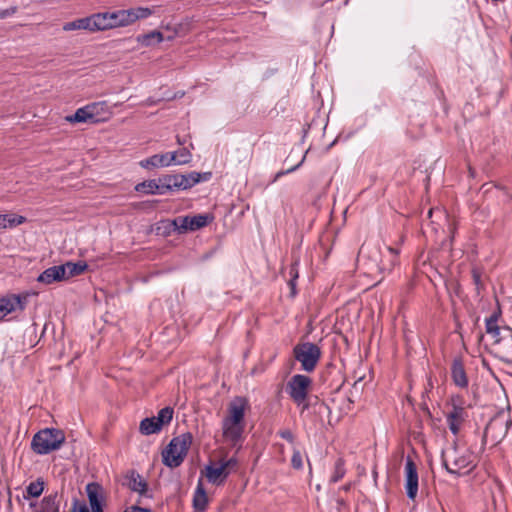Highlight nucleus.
Here are the masks:
<instances>
[{
    "instance_id": "obj_1",
    "label": "nucleus",
    "mask_w": 512,
    "mask_h": 512,
    "mask_svg": "<svg viewBox=\"0 0 512 512\" xmlns=\"http://www.w3.org/2000/svg\"><path fill=\"white\" fill-rule=\"evenodd\" d=\"M96 21L100 31L116 27L128 26L136 20L148 18L152 10L146 7H137L127 10L95 13Z\"/></svg>"
},
{
    "instance_id": "obj_2",
    "label": "nucleus",
    "mask_w": 512,
    "mask_h": 512,
    "mask_svg": "<svg viewBox=\"0 0 512 512\" xmlns=\"http://www.w3.org/2000/svg\"><path fill=\"white\" fill-rule=\"evenodd\" d=\"M442 465L448 473L460 476L469 473L473 464V453L469 450L460 451L456 446L442 452Z\"/></svg>"
},
{
    "instance_id": "obj_3",
    "label": "nucleus",
    "mask_w": 512,
    "mask_h": 512,
    "mask_svg": "<svg viewBox=\"0 0 512 512\" xmlns=\"http://www.w3.org/2000/svg\"><path fill=\"white\" fill-rule=\"evenodd\" d=\"M65 441V434L57 428H44L32 438L31 449L38 455H47L60 449Z\"/></svg>"
},
{
    "instance_id": "obj_4",
    "label": "nucleus",
    "mask_w": 512,
    "mask_h": 512,
    "mask_svg": "<svg viewBox=\"0 0 512 512\" xmlns=\"http://www.w3.org/2000/svg\"><path fill=\"white\" fill-rule=\"evenodd\" d=\"M193 436L190 432L174 437L162 452L163 463L170 468H176L184 461L192 444Z\"/></svg>"
},
{
    "instance_id": "obj_5",
    "label": "nucleus",
    "mask_w": 512,
    "mask_h": 512,
    "mask_svg": "<svg viewBox=\"0 0 512 512\" xmlns=\"http://www.w3.org/2000/svg\"><path fill=\"white\" fill-rule=\"evenodd\" d=\"M293 354L295 359L301 363L302 370L312 372L320 360L321 350L314 343L303 342L293 348Z\"/></svg>"
},
{
    "instance_id": "obj_6",
    "label": "nucleus",
    "mask_w": 512,
    "mask_h": 512,
    "mask_svg": "<svg viewBox=\"0 0 512 512\" xmlns=\"http://www.w3.org/2000/svg\"><path fill=\"white\" fill-rule=\"evenodd\" d=\"M311 384L312 380L310 377L303 374H295L286 384V393L297 406H301L308 398Z\"/></svg>"
},
{
    "instance_id": "obj_7",
    "label": "nucleus",
    "mask_w": 512,
    "mask_h": 512,
    "mask_svg": "<svg viewBox=\"0 0 512 512\" xmlns=\"http://www.w3.org/2000/svg\"><path fill=\"white\" fill-rule=\"evenodd\" d=\"M213 218L208 214H197L194 216H178L170 221V226L179 233L196 231L208 225Z\"/></svg>"
},
{
    "instance_id": "obj_8",
    "label": "nucleus",
    "mask_w": 512,
    "mask_h": 512,
    "mask_svg": "<svg viewBox=\"0 0 512 512\" xmlns=\"http://www.w3.org/2000/svg\"><path fill=\"white\" fill-rule=\"evenodd\" d=\"M103 103H91L78 108L73 115H68L65 120L70 123H98L100 122L99 109Z\"/></svg>"
},
{
    "instance_id": "obj_9",
    "label": "nucleus",
    "mask_w": 512,
    "mask_h": 512,
    "mask_svg": "<svg viewBox=\"0 0 512 512\" xmlns=\"http://www.w3.org/2000/svg\"><path fill=\"white\" fill-rule=\"evenodd\" d=\"M122 484L129 488L131 491L138 493L141 497H152L147 482L135 470H129L124 475Z\"/></svg>"
},
{
    "instance_id": "obj_10",
    "label": "nucleus",
    "mask_w": 512,
    "mask_h": 512,
    "mask_svg": "<svg viewBox=\"0 0 512 512\" xmlns=\"http://www.w3.org/2000/svg\"><path fill=\"white\" fill-rule=\"evenodd\" d=\"M244 428V423H234L228 420L222 421L223 437L232 446H236L242 442Z\"/></svg>"
},
{
    "instance_id": "obj_11",
    "label": "nucleus",
    "mask_w": 512,
    "mask_h": 512,
    "mask_svg": "<svg viewBox=\"0 0 512 512\" xmlns=\"http://www.w3.org/2000/svg\"><path fill=\"white\" fill-rule=\"evenodd\" d=\"M406 493L409 499L414 500L418 492V472L415 463L408 458L405 465Z\"/></svg>"
},
{
    "instance_id": "obj_12",
    "label": "nucleus",
    "mask_w": 512,
    "mask_h": 512,
    "mask_svg": "<svg viewBox=\"0 0 512 512\" xmlns=\"http://www.w3.org/2000/svg\"><path fill=\"white\" fill-rule=\"evenodd\" d=\"M247 407V401L243 397H236L229 404L228 416L223 420L232 421L234 423H244L245 410Z\"/></svg>"
},
{
    "instance_id": "obj_13",
    "label": "nucleus",
    "mask_w": 512,
    "mask_h": 512,
    "mask_svg": "<svg viewBox=\"0 0 512 512\" xmlns=\"http://www.w3.org/2000/svg\"><path fill=\"white\" fill-rule=\"evenodd\" d=\"M211 176V172L199 173L195 171L188 174H178L179 190H187L200 182H206L210 180Z\"/></svg>"
},
{
    "instance_id": "obj_14",
    "label": "nucleus",
    "mask_w": 512,
    "mask_h": 512,
    "mask_svg": "<svg viewBox=\"0 0 512 512\" xmlns=\"http://www.w3.org/2000/svg\"><path fill=\"white\" fill-rule=\"evenodd\" d=\"M102 487L98 483L92 482L86 485V493L92 512H103V494Z\"/></svg>"
},
{
    "instance_id": "obj_15",
    "label": "nucleus",
    "mask_w": 512,
    "mask_h": 512,
    "mask_svg": "<svg viewBox=\"0 0 512 512\" xmlns=\"http://www.w3.org/2000/svg\"><path fill=\"white\" fill-rule=\"evenodd\" d=\"M60 497L57 493L45 496L41 503L37 505L34 502L30 503L33 512H60Z\"/></svg>"
},
{
    "instance_id": "obj_16",
    "label": "nucleus",
    "mask_w": 512,
    "mask_h": 512,
    "mask_svg": "<svg viewBox=\"0 0 512 512\" xmlns=\"http://www.w3.org/2000/svg\"><path fill=\"white\" fill-rule=\"evenodd\" d=\"M512 424V421L510 419H507V420H504L502 417L500 416H497L495 418H493L486 426L485 428V431H484V435H483V442L486 441V438L488 436L489 433L495 431V430H500L502 433L501 435H498V436H493L495 440H497V438L502 439L508 432V429L510 427V425Z\"/></svg>"
},
{
    "instance_id": "obj_17",
    "label": "nucleus",
    "mask_w": 512,
    "mask_h": 512,
    "mask_svg": "<svg viewBox=\"0 0 512 512\" xmlns=\"http://www.w3.org/2000/svg\"><path fill=\"white\" fill-rule=\"evenodd\" d=\"M466 412L463 407L453 405L452 410L447 414V424L450 431L457 435L460 431L461 424L464 422Z\"/></svg>"
},
{
    "instance_id": "obj_18",
    "label": "nucleus",
    "mask_w": 512,
    "mask_h": 512,
    "mask_svg": "<svg viewBox=\"0 0 512 512\" xmlns=\"http://www.w3.org/2000/svg\"><path fill=\"white\" fill-rule=\"evenodd\" d=\"M451 376L454 384L460 388L468 386V378L460 358H455L452 362Z\"/></svg>"
},
{
    "instance_id": "obj_19",
    "label": "nucleus",
    "mask_w": 512,
    "mask_h": 512,
    "mask_svg": "<svg viewBox=\"0 0 512 512\" xmlns=\"http://www.w3.org/2000/svg\"><path fill=\"white\" fill-rule=\"evenodd\" d=\"M172 162L173 156H170V153L155 154L147 159L142 160L140 162V166L146 169L156 167H167L171 165Z\"/></svg>"
},
{
    "instance_id": "obj_20",
    "label": "nucleus",
    "mask_w": 512,
    "mask_h": 512,
    "mask_svg": "<svg viewBox=\"0 0 512 512\" xmlns=\"http://www.w3.org/2000/svg\"><path fill=\"white\" fill-rule=\"evenodd\" d=\"M158 181H159V178L143 181L141 183H138L135 186V190L140 193L151 194V195L166 194L162 183H160Z\"/></svg>"
},
{
    "instance_id": "obj_21",
    "label": "nucleus",
    "mask_w": 512,
    "mask_h": 512,
    "mask_svg": "<svg viewBox=\"0 0 512 512\" xmlns=\"http://www.w3.org/2000/svg\"><path fill=\"white\" fill-rule=\"evenodd\" d=\"M65 280L63 267L61 265L52 266L44 270L37 278L38 282L44 284H51L53 282H59Z\"/></svg>"
},
{
    "instance_id": "obj_22",
    "label": "nucleus",
    "mask_w": 512,
    "mask_h": 512,
    "mask_svg": "<svg viewBox=\"0 0 512 512\" xmlns=\"http://www.w3.org/2000/svg\"><path fill=\"white\" fill-rule=\"evenodd\" d=\"M206 478L212 484H221L228 477L229 471H226L222 463L218 467L212 465L206 466Z\"/></svg>"
},
{
    "instance_id": "obj_23",
    "label": "nucleus",
    "mask_w": 512,
    "mask_h": 512,
    "mask_svg": "<svg viewBox=\"0 0 512 512\" xmlns=\"http://www.w3.org/2000/svg\"><path fill=\"white\" fill-rule=\"evenodd\" d=\"M208 506V498L201 480H199L194 496L193 507L198 512H204Z\"/></svg>"
},
{
    "instance_id": "obj_24",
    "label": "nucleus",
    "mask_w": 512,
    "mask_h": 512,
    "mask_svg": "<svg viewBox=\"0 0 512 512\" xmlns=\"http://www.w3.org/2000/svg\"><path fill=\"white\" fill-rule=\"evenodd\" d=\"M61 267H63L64 278L66 280L81 275L87 269L88 265L84 261H78L76 263L66 262L62 264Z\"/></svg>"
},
{
    "instance_id": "obj_25",
    "label": "nucleus",
    "mask_w": 512,
    "mask_h": 512,
    "mask_svg": "<svg viewBox=\"0 0 512 512\" xmlns=\"http://www.w3.org/2000/svg\"><path fill=\"white\" fill-rule=\"evenodd\" d=\"M136 40L142 46L149 47L155 43H161L163 41V34L159 31H151L146 34L138 35Z\"/></svg>"
},
{
    "instance_id": "obj_26",
    "label": "nucleus",
    "mask_w": 512,
    "mask_h": 512,
    "mask_svg": "<svg viewBox=\"0 0 512 512\" xmlns=\"http://www.w3.org/2000/svg\"><path fill=\"white\" fill-rule=\"evenodd\" d=\"M162 426L157 423L155 417L145 418L140 422L139 430L143 435H151L160 432Z\"/></svg>"
},
{
    "instance_id": "obj_27",
    "label": "nucleus",
    "mask_w": 512,
    "mask_h": 512,
    "mask_svg": "<svg viewBox=\"0 0 512 512\" xmlns=\"http://www.w3.org/2000/svg\"><path fill=\"white\" fill-rule=\"evenodd\" d=\"M498 316L496 313L492 314L489 318L486 319L485 327L486 332L490 334L493 338H495V342L499 343L501 341L500 338V327L497 324Z\"/></svg>"
},
{
    "instance_id": "obj_28",
    "label": "nucleus",
    "mask_w": 512,
    "mask_h": 512,
    "mask_svg": "<svg viewBox=\"0 0 512 512\" xmlns=\"http://www.w3.org/2000/svg\"><path fill=\"white\" fill-rule=\"evenodd\" d=\"M44 490V481L38 478L36 481L30 482L26 487L23 497L25 499L39 497Z\"/></svg>"
},
{
    "instance_id": "obj_29",
    "label": "nucleus",
    "mask_w": 512,
    "mask_h": 512,
    "mask_svg": "<svg viewBox=\"0 0 512 512\" xmlns=\"http://www.w3.org/2000/svg\"><path fill=\"white\" fill-rule=\"evenodd\" d=\"M26 221L23 216H12L9 214H0V230L16 227Z\"/></svg>"
},
{
    "instance_id": "obj_30",
    "label": "nucleus",
    "mask_w": 512,
    "mask_h": 512,
    "mask_svg": "<svg viewBox=\"0 0 512 512\" xmlns=\"http://www.w3.org/2000/svg\"><path fill=\"white\" fill-rule=\"evenodd\" d=\"M162 183L165 193L179 190L178 174H167L159 177V181Z\"/></svg>"
},
{
    "instance_id": "obj_31",
    "label": "nucleus",
    "mask_w": 512,
    "mask_h": 512,
    "mask_svg": "<svg viewBox=\"0 0 512 512\" xmlns=\"http://www.w3.org/2000/svg\"><path fill=\"white\" fill-rule=\"evenodd\" d=\"M32 294L29 292L23 293V294H13L9 298V301L11 304H13L14 311L20 310L23 311L27 304L28 299Z\"/></svg>"
},
{
    "instance_id": "obj_32",
    "label": "nucleus",
    "mask_w": 512,
    "mask_h": 512,
    "mask_svg": "<svg viewBox=\"0 0 512 512\" xmlns=\"http://www.w3.org/2000/svg\"><path fill=\"white\" fill-rule=\"evenodd\" d=\"M96 14H93L88 17L79 18V29L80 30H87L90 32L100 31L98 27V23L96 21Z\"/></svg>"
},
{
    "instance_id": "obj_33",
    "label": "nucleus",
    "mask_w": 512,
    "mask_h": 512,
    "mask_svg": "<svg viewBox=\"0 0 512 512\" xmlns=\"http://www.w3.org/2000/svg\"><path fill=\"white\" fill-rule=\"evenodd\" d=\"M170 156H173V162L172 164H186L191 161L192 154L187 148H181L178 151L171 152Z\"/></svg>"
},
{
    "instance_id": "obj_34",
    "label": "nucleus",
    "mask_w": 512,
    "mask_h": 512,
    "mask_svg": "<svg viewBox=\"0 0 512 512\" xmlns=\"http://www.w3.org/2000/svg\"><path fill=\"white\" fill-rule=\"evenodd\" d=\"M346 473L345 462L342 458H338L334 463V470L330 477V483H337L340 481Z\"/></svg>"
},
{
    "instance_id": "obj_35",
    "label": "nucleus",
    "mask_w": 512,
    "mask_h": 512,
    "mask_svg": "<svg viewBox=\"0 0 512 512\" xmlns=\"http://www.w3.org/2000/svg\"><path fill=\"white\" fill-rule=\"evenodd\" d=\"M173 408L171 407H164L162 408L157 416L155 417L157 420V423L163 427V425L169 424L173 418Z\"/></svg>"
},
{
    "instance_id": "obj_36",
    "label": "nucleus",
    "mask_w": 512,
    "mask_h": 512,
    "mask_svg": "<svg viewBox=\"0 0 512 512\" xmlns=\"http://www.w3.org/2000/svg\"><path fill=\"white\" fill-rule=\"evenodd\" d=\"M298 261L294 262L289 270L290 280L288 281V285L291 288V293L295 295L296 293V280L298 278Z\"/></svg>"
},
{
    "instance_id": "obj_37",
    "label": "nucleus",
    "mask_w": 512,
    "mask_h": 512,
    "mask_svg": "<svg viewBox=\"0 0 512 512\" xmlns=\"http://www.w3.org/2000/svg\"><path fill=\"white\" fill-rule=\"evenodd\" d=\"M12 312H14V307L10 303L9 298L0 299V320Z\"/></svg>"
},
{
    "instance_id": "obj_38",
    "label": "nucleus",
    "mask_w": 512,
    "mask_h": 512,
    "mask_svg": "<svg viewBox=\"0 0 512 512\" xmlns=\"http://www.w3.org/2000/svg\"><path fill=\"white\" fill-rule=\"evenodd\" d=\"M291 465L294 469H302L303 468V459L300 451L294 450L292 458H291Z\"/></svg>"
},
{
    "instance_id": "obj_39",
    "label": "nucleus",
    "mask_w": 512,
    "mask_h": 512,
    "mask_svg": "<svg viewBox=\"0 0 512 512\" xmlns=\"http://www.w3.org/2000/svg\"><path fill=\"white\" fill-rule=\"evenodd\" d=\"M304 160H305V156H303L302 160L297 165H295V166H293V167H291V168H289V169H287L285 171H279L278 173H276L272 182L277 181L283 175L289 174V173L294 172L295 170H297L302 165Z\"/></svg>"
},
{
    "instance_id": "obj_40",
    "label": "nucleus",
    "mask_w": 512,
    "mask_h": 512,
    "mask_svg": "<svg viewBox=\"0 0 512 512\" xmlns=\"http://www.w3.org/2000/svg\"><path fill=\"white\" fill-rule=\"evenodd\" d=\"M71 512H90L85 502H80L77 499L73 501V508Z\"/></svg>"
},
{
    "instance_id": "obj_41",
    "label": "nucleus",
    "mask_w": 512,
    "mask_h": 512,
    "mask_svg": "<svg viewBox=\"0 0 512 512\" xmlns=\"http://www.w3.org/2000/svg\"><path fill=\"white\" fill-rule=\"evenodd\" d=\"M278 435H279L282 439H284V440H286V441H288V442H290V443H293V442H294V439H295L294 434H293V433H292V431H291V430H289V429L280 430V431L278 432Z\"/></svg>"
},
{
    "instance_id": "obj_42",
    "label": "nucleus",
    "mask_w": 512,
    "mask_h": 512,
    "mask_svg": "<svg viewBox=\"0 0 512 512\" xmlns=\"http://www.w3.org/2000/svg\"><path fill=\"white\" fill-rule=\"evenodd\" d=\"M62 28L64 31L80 30L78 19L65 23Z\"/></svg>"
},
{
    "instance_id": "obj_43",
    "label": "nucleus",
    "mask_w": 512,
    "mask_h": 512,
    "mask_svg": "<svg viewBox=\"0 0 512 512\" xmlns=\"http://www.w3.org/2000/svg\"><path fill=\"white\" fill-rule=\"evenodd\" d=\"M221 463L224 466L225 470L229 471V469H233V468H235L237 466L238 461H237V459L235 457H232V458H230V459H228L226 461H223Z\"/></svg>"
},
{
    "instance_id": "obj_44",
    "label": "nucleus",
    "mask_w": 512,
    "mask_h": 512,
    "mask_svg": "<svg viewBox=\"0 0 512 512\" xmlns=\"http://www.w3.org/2000/svg\"><path fill=\"white\" fill-rule=\"evenodd\" d=\"M387 249L393 256V259L391 260V265L394 266L397 263V256L399 254V251L393 247H388Z\"/></svg>"
},
{
    "instance_id": "obj_45",
    "label": "nucleus",
    "mask_w": 512,
    "mask_h": 512,
    "mask_svg": "<svg viewBox=\"0 0 512 512\" xmlns=\"http://www.w3.org/2000/svg\"><path fill=\"white\" fill-rule=\"evenodd\" d=\"M126 512H151L148 508H141L137 505L131 506L130 508L125 510Z\"/></svg>"
},
{
    "instance_id": "obj_46",
    "label": "nucleus",
    "mask_w": 512,
    "mask_h": 512,
    "mask_svg": "<svg viewBox=\"0 0 512 512\" xmlns=\"http://www.w3.org/2000/svg\"><path fill=\"white\" fill-rule=\"evenodd\" d=\"M472 277H473L474 283L478 286L481 282V274L475 268L472 270Z\"/></svg>"
},
{
    "instance_id": "obj_47",
    "label": "nucleus",
    "mask_w": 512,
    "mask_h": 512,
    "mask_svg": "<svg viewBox=\"0 0 512 512\" xmlns=\"http://www.w3.org/2000/svg\"><path fill=\"white\" fill-rule=\"evenodd\" d=\"M336 502H337V509L339 511H341L342 508L347 507L346 501L344 499H342V498H338Z\"/></svg>"
},
{
    "instance_id": "obj_48",
    "label": "nucleus",
    "mask_w": 512,
    "mask_h": 512,
    "mask_svg": "<svg viewBox=\"0 0 512 512\" xmlns=\"http://www.w3.org/2000/svg\"><path fill=\"white\" fill-rule=\"evenodd\" d=\"M10 15L9 10H0V19H4Z\"/></svg>"
},
{
    "instance_id": "obj_49",
    "label": "nucleus",
    "mask_w": 512,
    "mask_h": 512,
    "mask_svg": "<svg viewBox=\"0 0 512 512\" xmlns=\"http://www.w3.org/2000/svg\"><path fill=\"white\" fill-rule=\"evenodd\" d=\"M309 406H310V405H309V403L307 402V400H306V401H304V403H302V405L300 406V407H301V411L303 412V411L307 410V409L309 408Z\"/></svg>"
},
{
    "instance_id": "obj_50",
    "label": "nucleus",
    "mask_w": 512,
    "mask_h": 512,
    "mask_svg": "<svg viewBox=\"0 0 512 512\" xmlns=\"http://www.w3.org/2000/svg\"><path fill=\"white\" fill-rule=\"evenodd\" d=\"M351 488V484H345L343 485L342 487H340V490L344 491V492H348Z\"/></svg>"
},
{
    "instance_id": "obj_51",
    "label": "nucleus",
    "mask_w": 512,
    "mask_h": 512,
    "mask_svg": "<svg viewBox=\"0 0 512 512\" xmlns=\"http://www.w3.org/2000/svg\"><path fill=\"white\" fill-rule=\"evenodd\" d=\"M147 104L154 105V104H156V101H154L151 98H149V99H147Z\"/></svg>"
}]
</instances>
